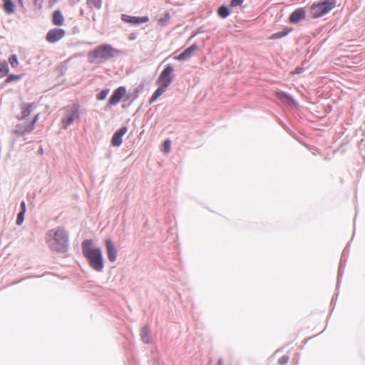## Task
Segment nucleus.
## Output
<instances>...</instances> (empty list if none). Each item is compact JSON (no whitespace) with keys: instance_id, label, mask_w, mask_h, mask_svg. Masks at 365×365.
Returning <instances> with one entry per match:
<instances>
[{"instance_id":"obj_1","label":"nucleus","mask_w":365,"mask_h":365,"mask_svg":"<svg viewBox=\"0 0 365 365\" xmlns=\"http://www.w3.org/2000/svg\"><path fill=\"white\" fill-rule=\"evenodd\" d=\"M68 234L62 227L49 230L46 234L48 247L57 252H66L68 250Z\"/></svg>"},{"instance_id":"obj_2","label":"nucleus","mask_w":365,"mask_h":365,"mask_svg":"<svg viewBox=\"0 0 365 365\" xmlns=\"http://www.w3.org/2000/svg\"><path fill=\"white\" fill-rule=\"evenodd\" d=\"M82 253L88 260L91 267L96 272L103 270L104 261L100 247H93L92 240H85L81 244Z\"/></svg>"},{"instance_id":"obj_3","label":"nucleus","mask_w":365,"mask_h":365,"mask_svg":"<svg viewBox=\"0 0 365 365\" xmlns=\"http://www.w3.org/2000/svg\"><path fill=\"white\" fill-rule=\"evenodd\" d=\"M121 51L108 43L101 44L88 53V61L91 63H103L120 55Z\"/></svg>"},{"instance_id":"obj_4","label":"nucleus","mask_w":365,"mask_h":365,"mask_svg":"<svg viewBox=\"0 0 365 365\" xmlns=\"http://www.w3.org/2000/svg\"><path fill=\"white\" fill-rule=\"evenodd\" d=\"M336 4V0H321L312 4L309 15L312 19L320 18L328 14Z\"/></svg>"},{"instance_id":"obj_5","label":"nucleus","mask_w":365,"mask_h":365,"mask_svg":"<svg viewBox=\"0 0 365 365\" xmlns=\"http://www.w3.org/2000/svg\"><path fill=\"white\" fill-rule=\"evenodd\" d=\"M80 106L73 103L63 108V115L61 118L62 128L66 130L73 122L80 118Z\"/></svg>"},{"instance_id":"obj_6","label":"nucleus","mask_w":365,"mask_h":365,"mask_svg":"<svg viewBox=\"0 0 365 365\" xmlns=\"http://www.w3.org/2000/svg\"><path fill=\"white\" fill-rule=\"evenodd\" d=\"M173 71V67L170 64H168L160 73L156 83L167 88L174 79V76L172 74Z\"/></svg>"},{"instance_id":"obj_7","label":"nucleus","mask_w":365,"mask_h":365,"mask_svg":"<svg viewBox=\"0 0 365 365\" xmlns=\"http://www.w3.org/2000/svg\"><path fill=\"white\" fill-rule=\"evenodd\" d=\"M66 34L65 30L59 28L52 29L46 34V41L51 43L61 40Z\"/></svg>"},{"instance_id":"obj_8","label":"nucleus","mask_w":365,"mask_h":365,"mask_svg":"<svg viewBox=\"0 0 365 365\" xmlns=\"http://www.w3.org/2000/svg\"><path fill=\"white\" fill-rule=\"evenodd\" d=\"M126 94V89L124 86H120L115 89L110 96L107 106H113L118 104L122 98Z\"/></svg>"},{"instance_id":"obj_9","label":"nucleus","mask_w":365,"mask_h":365,"mask_svg":"<svg viewBox=\"0 0 365 365\" xmlns=\"http://www.w3.org/2000/svg\"><path fill=\"white\" fill-rule=\"evenodd\" d=\"M121 20L124 22L129 23L130 24L139 25L140 24L148 22L149 21V18L147 16H129L127 14H122Z\"/></svg>"},{"instance_id":"obj_10","label":"nucleus","mask_w":365,"mask_h":365,"mask_svg":"<svg viewBox=\"0 0 365 365\" xmlns=\"http://www.w3.org/2000/svg\"><path fill=\"white\" fill-rule=\"evenodd\" d=\"M106 252L110 262H113L117 258V250L110 238L105 240Z\"/></svg>"},{"instance_id":"obj_11","label":"nucleus","mask_w":365,"mask_h":365,"mask_svg":"<svg viewBox=\"0 0 365 365\" xmlns=\"http://www.w3.org/2000/svg\"><path fill=\"white\" fill-rule=\"evenodd\" d=\"M21 109V116H18L19 120H23L28 117L32 110L36 108V105L34 103H26L23 102L20 105Z\"/></svg>"},{"instance_id":"obj_12","label":"nucleus","mask_w":365,"mask_h":365,"mask_svg":"<svg viewBox=\"0 0 365 365\" xmlns=\"http://www.w3.org/2000/svg\"><path fill=\"white\" fill-rule=\"evenodd\" d=\"M127 130L128 128L123 126L114 133L111 139V143L113 146L118 147L122 144V137Z\"/></svg>"},{"instance_id":"obj_13","label":"nucleus","mask_w":365,"mask_h":365,"mask_svg":"<svg viewBox=\"0 0 365 365\" xmlns=\"http://www.w3.org/2000/svg\"><path fill=\"white\" fill-rule=\"evenodd\" d=\"M306 16V12L304 8H299L294 10L289 17V21L292 24H297L301 20L304 19Z\"/></svg>"},{"instance_id":"obj_14","label":"nucleus","mask_w":365,"mask_h":365,"mask_svg":"<svg viewBox=\"0 0 365 365\" xmlns=\"http://www.w3.org/2000/svg\"><path fill=\"white\" fill-rule=\"evenodd\" d=\"M197 48V46L194 43L187 48L184 51H182L180 54L175 57V59L178 61H186L190 58L195 53L196 49Z\"/></svg>"},{"instance_id":"obj_15","label":"nucleus","mask_w":365,"mask_h":365,"mask_svg":"<svg viewBox=\"0 0 365 365\" xmlns=\"http://www.w3.org/2000/svg\"><path fill=\"white\" fill-rule=\"evenodd\" d=\"M29 123L16 124L14 129V133L16 135L23 136L33 130Z\"/></svg>"},{"instance_id":"obj_16","label":"nucleus","mask_w":365,"mask_h":365,"mask_svg":"<svg viewBox=\"0 0 365 365\" xmlns=\"http://www.w3.org/2000/svg\"><path fill=\"white\" fill-rule=\"evenodd\" d=\"M277 96L279 100L287 103L289 106H292L296 103L293 98L284 92H278Z\"/></svg>"},{"instance_id":"obj_17","label":"nucleus","mask_w":365,"mask_h":365,"mask_svg":"<svg viewBox=\"0 0 365 365\" xmlns=\"http://www.w3.org/2000/svg\"><path fill=\"white\" fill-rule=\"evenodd\" d=\"M53 23L56 26H61L63 24L64 18L59 10H56L53 13Z\"/></svg>"},{"instance_id":"obj_18","label":"nucleus","mask_w":365,"mask_h":365,"mask_svg":"<svg viewBox=\"0 0 365 365\" xmlns=\"http://www.w3.org/2000/svg\"><path fill=\"white\" fill-rule=\"evenodd\" d=\"M166 91V88L158 86V88L155 91L151 98L149 100V104H153L163 93Z\"/></svg>"},{"instance_id":"obj_19","label":"nucleus","mask_w":365,"mask_h":365,"mask_svg":"<svg viewBox=\"0 0 365 365\" xmlns=\"http://www.w3.org/2000/svg\"><path fill=\"white\" fill-rule=\"evenodd\" d=\"M140 336H141L142 341L145 344H149L150 342V331H149V328L148 326H145L142 329L141 333H140Z\"/></svg>"},{"instance_id":"obj_20","label":"nucleus","mask_w":365,"mask_h":365,"mask_svg":"<svg viewBox=\"0 0 365 365\" xmlns=\"http://www.w3.org/2000/svg\"><path fill=\"white\" fill-rule=\"evenodd\" d=\"M292 29L285 28L282 31L273 34L271 36L272 39H279L286 36Z\"/></svg>"},{"instance_id":"obj_21","label":"nucleus","mask_w":365,"mask_h":365,"mask_svg":"<svg viewBox=\"0 0 365 365\" xmlns=\"http://www.w3.org/2000/svg\"><path fill=\"white\" fill-rule=\"evenodd\" d=\"M4 9L6 14H10L14 11V4L11 0L4 1Z\"/></svg>"},{"instance_id":"obj_22","label":"nucleus","mask_w":365,"mask_h":365,"mask_svg":"<svg viewBox=\"0 0 365 365\" xmlns=\"http://www.w3.org/2000/svg\"><path fill=\"white\" fill-rule=\"evenodd\" d=\"M9 72V65L6 61H0V78L6 76Z\"/></svg>"},{"instance_id":"obj_23","label":"nucleus","mask_w":365,"mask_h":365,"mask_svg":"<svg viewBox=\"0 0 365 365\" xmlns=\"http://www.w3.org/2000/svg\"><path fill=\"white\" fill-rule=\"evenodd\" d=\"M87 5L90 9H100L102 6L101 0H87Z\"/></svg>"},{"instance_id":"obj_24","label":"nucleus","mask_w":365,"mask_h":365,"mask_svg":"<svg viewBox=\"0 0 365 365\" xmlns=\"http://www.w3.org/2000/svg\"><path fill=\"white\" fill-rule=\"evenodd\" d=\"M230 13V10L226 6H221L217 10L218 15L222 19L227 17Z\"/></svg>"},{"instance_id":"obj_25","label":"nucleus","mask_w":365,"mask_h":365,"mask_svg":"<svg viewBox=\"0 0 365 365\" xmlns=\"http://www.w3.org/2000/svg\"><path fill=\"white\" fill-rule=\"evenodd\" d=\"M170 19V15L168 11H165L163 15L158 19V23L160 25H165Z\"/></svg>"},{"instance_id":"obj_26","label":"nucleus","mask_w":365,"mask_h":365,"mask_svg":"<svg viewBox=\"0 0 365 365\" xmlns=\"http://www.w3.org/2000/svg\"><path fill=\"white\" fill-rule=\"evenodd\" d=\"M9 62L12 68H16L19 65V61L17 59L16 55L12 54L10 56L9 58Z\"/></svg>"},{"instance_id":"obj_27","label":"nucleus","mask_w":365,"mask_h":365,"mask_svg":"<svg viewBox=\"0 0 365 365\" xmlns=\"http://www.w3.org/2000/svg\"><path fill=\"white\" fill-rule=\"evenodd\" d=\"M108 93H109L108 88L103 89L97 94L96 98L99 101L104 100L106 98Z\"/></svg>"},{"instance_id":"obj_28","label":"nucleus","mask_w":365,"mask_h":365,"mask_svg":"<svg viewBox=\"0 0 365 365\" xmlns=\"http://www.w3.org/2000/svg\"><path fill=\"white\" fill-rule=\"evenodd\" d=\"M21 78V75H16V74H10L7 76L6 79V83H11L14 81H18Z\"/></svg>"},{"instance_id":"obj_29","label":"nucleus","mask_w":365,"mask_h":365,"mask_svg":"<svg viewBox=\"0 0 365 365\" xmlns=\"http://www.w3.org/2000/svg\"><path fill=\"white\" fill-rule=\"evenodd\" d=\"M25 213L26 212H21V211H20L18 213L16 220V224L17 225H21L24 222Z\"/></svg>"},{"instance_id":"obj_30","label":"nucleus","mask_w":365,"mask_h":365,"mask_svg":"<svg viewBox=\"0 0 365 365\" xmlns=\"http://www.w3.org/2000/svg\"><path fill=\"white\" fill-rule=\"evenodd\" d=\"M170 144H171V142L170 140L167 139L164 141L163 143V151L165 153H169L170 152Z\"/></svg>"},{"instance_id":"obj_31","label":"nucleus","mask_w":365,"mask_h":365,"mask_svg":"<svg viewBox=\"0 0 365 365\" xmlns=\"http://www.w3.org/2000/svg\"><path fill=\"white\" fill-rule=\"evenodd\" d=\"M289 357L288 355H283L279 359V363L281 365H286L289 361Z\"/></svg>"},{"instance_id":"obj_32","label":"nucleus","mask_w":365,"mask_h":365,"mask_svg":"<svg viewBox=\"0 0 365 365\" xmlns=\"http://www.w3.org/2000/svg\"><path fill=\"white\" fill-rule=\"evenodd\" d=\"M344 273V269L342 268V263L340 262L339 267V271H338V282H337V287L339 286V284L340 282V279Z\"/></svg>"},{"instance_id":"obj_33","label":"nucleus","mask_w":365,"mask_h":365,"mask_svg":"<svg viewBox=\"0 0 365 365\" xmlns=\"http://www.w3.org/2000/svg\"><path fill=\"white\" fill-rule=\"evenodd\" d=\"M244 0H231L230 6L232 7H236L242 4Z\"/></svg>"},{"instance_id":"obj_34","label":"nucleus","mask_w":365,"mask_h":365,"mask_svg":"<svg viewBox=\"0 0 365 365\" xmlns=\"http://www.w3.org/2000/svg\"><path fill=\"white\" fill-rule=\"evenodd\" d=\"M34 6L40 9L43 4V0H32Z\"/></svg>"},{"instance_id":"obj_35","label":"nucleus","mask_w":365,"mask_h":365,"mask_svg":"<svg viewBox=\"0 0 365 365\" xmlns=\"http://www.w3.org/2000/svg\"><path fill=\"white\" fill-rule=\"evenodd\" d=\"M38 117H39V113L36 114L34 116L33 120L31 123H29V125H31V128H33V129H34L35 125L38 120Z\"/></svg>"},{"instance_id":"obj_36","label":"nucleus","mask_w":365,"mask_h":365,"mask_svg":"<svg viewBox=\"0 0 365 365\" xmlns=\"http://www.w3.org/2000/svg\"><path fill=\"white\" fill-rule=\"evenodd\" d=\"M20 209L21 212H26V205L24 200H22L20 204Z\"/></svg>"},{"instance_id":"obj_37","label":"nucleus","mask_w":365,"mask_h":365,"mask_svg":"<svg viewBox=\"0 0 365 365\" xmlns=\"http://www.w3.org/2000/svg\"><path fill=\"white\" fill-rule=\"evenodd\" d=\"M217 365H223V361L222 359H218Z\"/></svg>"},{"instance_id":"obj_38","label":"nucleus","mask_w":365,"mask_h":365,"mask_svg":"<svg viewBox=\"0 0 365 365\" xmlns=\"http://www.w3.org/2000/svg\"><path fill=\"white\" fill-rule=\"evenodd\" d=\"M18 1H19V3L21 6H23V4H24L23 0H18Z\"/></svg>"},{"instance_id":"obj_39","label":"nucleus","mask_w":365,"mask_h":365,"mask_svg":"<svg viewBox=\"0 0 365 365\" xmlns=\"http://www.w3.org/2000/svg\"><path fill=\"white\" fill-rule=\"evenodd\" d=\"M130 40H134L135 39V36H133L132 35L130 36L129 38Z\"/></svg>"}]
</instances>
